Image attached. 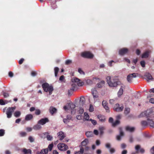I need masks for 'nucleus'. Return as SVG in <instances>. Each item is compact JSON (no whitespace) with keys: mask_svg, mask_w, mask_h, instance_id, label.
<instances>
[{"mask_svg":"<svg viewBox=\"0 0 154 154\" xmlns=\"http://www.w3.org/2000/svg\"><path fill=\"white\" fill-rule=\"evenodd\" d=\"M106 79L107 83L110 87H116L120 83L117 76H114L112 78L110 76H108L106 77Z\"/></svg>","mask_w":154,"mask_h":154,"instance_id":"obj_1","label":"nucleus"},{"mask_svg":"<svg viewBox=\"0 0 154 154\" xmlns=\"http://www.w3.org/2000/svg\"><path fill=\"white\" fill-rule=\"evenodd\" d=\"M57 147L61 151H65L68 149V146L64 143H59L58 144Z\"/></svg>","mask_w":154,"mask_h":154,"instance_id":"obj_7","label":"nucleus"},{"mask_svg":"<svg viewBox=\"0 0 154 154\" xmlns=\"http://www.w3.org/2000/svg\"><path fill=\"white\" fill-rule=\"evenodd\" d=\"M37 74V73L34 71H32L31 72V75L33 76H36Z\"/></svg>","mask_w":154,"mask_h":154,"instance_id":"obj_57","label":"nucleus"},{"mask_svg":"<svg viewBox=\"0 0 154 154\" xmlns=\"http://www.w3.org/2000/svg\"><path fill=\"white\" fill-rule=\"evenodd\" d=\"M86 82L88 84H92V81L90 79H88L86 81Z\"/></svg>","mask_w":154,"mask_h":154,"instance_id":"obj_55","label":"nucleus"},{"mask_svg":"<svg viewBox=\"0 0 154 154\" xmlns=\"http://www.w3.org/2000/svg\"><path fill=\"white\" fill-rule=\"evenodd\" d=\"M97 118L99 119V120L102 122H104L106 120L105 116L101 115H98Z\"/></svg>","mask_w":154,"mask_h":154,"instance_id":"obj_21","label":"nucleus"},{"mask_svg":"<svg viewBox=\"0 0 154 154\" xmlns=\"http://www.w3.org/2000/svg\"><path fill=\"white\" fill-rule=\"evenodd\" d=\"M57 109L55 107L53 106H51L49 109V111L50 113L53 115L54 113H55L57 111Z\"/></svg>","mask_w":154,"mask_h":154,"instance_id":"obj_19","label":"nucleus"},{"mask_svg":"<svg viewBox=\"0 0 154 154\" xmlns=\"http://www.w3.org/2000/svg\"><path fill=\"white\" fill-rule=\"evenodd\" d=\"M122 87L121 86V88H120V89L118 93L117 94H118V97L120 96L123 94V90L122 88Z\"/></svg>","mask_w":154,"mask_h":154,"instance_id":"obj_26","label":"nucleus"},{"mask_svg":"<svg viewBox=\"0 0 154 154\" xmlns=\"http://www.w3.org/2000/svg\"><path fill=\"white\" fill-rule=\"evenodd\" d=\"M125 129L126 131L133 132L134 131L135 128L134 127H131L129 126H127L125 127Z\"/></svg>","mask_w":154,"mask_h":154,"instance_id":"obj_16","label":"nucleus"},{"mask_svg":"<svg viewBox=\"0 0 154 154\" xmlns=\"http://www.w3.org/2000/svg\"><path fill=\"white\" fill-rule=\"evenodd\" d=\"M21 115V112L19 111H16L14 113V116L16 117H19Z\"/></svg>","mask_w":154,"mask_h":154,"instance_id":"obj_31","label":"nucleus"},{"mask_svg":"<svg viewBox=\"0 0 154 154\" xmlns=\"http://www.w3.org/2000/svg\"><path fill=\"white\" fill-rule=\"evenodd\" d=\"M72 61L70 60H68L66 61L65 62V64L66 65H69V64L72 63Z\"/></svg>","mask_w":154,"mask_h":154,"instance_id":"obj_52","label":"nucleus"},{"mask_svg":"<svg viewBox=\"0 0 154 154\" xmlns=\"http://www.w3.org/2000/svg\"><path fill=\"white\" fill-rule=\"evenodd\" d=\"M80 80L76 77H74L71 79L72 83H76L77 85L79 86H82L83 84V82H80Z\"/></svg>","mask_w":154,"mask_h":154,"instance_id":"obj_6","label":"nucleus"},{"mask_svg":"<svg viewBox=\"0 0 154 154\" xmlns=\"http://www.w3.org/2000/svg\"><path fill=\"white\" fill-rule=\"evenodd\" d=\"M58 136L60 138V140H62L65 137V136L64 133L62 131H60L57 133Z\"/></svg>","mask_w":154,"mask_h":154,"instance_id":"obj_18","label":"nucleus"},{"mask_svg":"<svg viewBox=\"0 0 154 154\" xmlns=\"http://www.w3.org/2000/svg\"><path fill=\"white\" fill-rule=\"evenodd\" d=\"M123 108L124 107L123 106L119 107V104L117 103L116 104L114 107V110L116 112H120L123 110Z\"/></svg>","mask_w":154,"mask_h":154,"instance_id":"obj_11","label":"nucleus"},{"mask_svg":"<svg viewBox=\"0 0 154 154\" xmlns=\"http://www.w3.org/2000/svg\"><path fill=\"white\" fill-rule=\"evenodd\" d=\"M140 64L142 67H145V62L144 61H140Z\"/></svg>","mask_w":154,"mask_h":154,"instance_id":"obj_49","label":"nucleus"},{"mask_svg":"<svg viewBox=\"0 0 154 154\" xmlns=\"http://www.w3.org/2000/svg\"><path fill=\"white\" fill-rule=\"evenodd\" d=\"M84 119L85 120H88L89 118V116L88 114L86 112L84 113Z\"/></svg>","mask_w":154,"mask_h":154,"instance_id":"obj_32","label":"nucleus"},{"mask_svg":"<svg viewBox=\"0 0 154 154\" xmlns=\"http://www.w3.org/2000/svg\"><path fill=\"white\" fill-rule=\"evenodd\" d=\"M85 134L87 137H91L93 135V133L91 131H88L86 132Z\"/></svg>","mask_w":154,"mask_h":154,"instance_id":"obj_30","label":"nucleus"},{"mask_svg":"<svg viewBox=\"0 0 154 154\" xmlns=\"http://www.w3.org/2000/svg\"><path fill=\"white\" fill-rule=\"evenodd\" d=\"M136 74H138L134 73L129 74L127 76V81L129 83H131L132 82L133 78H136L137 77Z\"/></svg>","mask_w":154,"mask_h":154,"instance_id":"obj_5","label":"nucleus"},{"mask_svg":"<svg viewBox=\"0 0 154 154\" xmlns=\"http://www.w3.org/2000/svg\"><path fill=\"white\" fill-rule=\"evenodd\" d=\"M130 109L129 108H126L124 111L125 113L126 114H128L130 112Z\"/></svg>","mask_w":154,"mask_h":154,"instance_id":"obj_39","label":"nucleus"},{"mask_svg":"<svg viewBox=\"0 0 154 154\" xmlns=\"http://www.w3.org/2000/svg\"><path fill=\"white\" fill-rule=\"evenodd\" d=\"M45 135H47V140H51L53 138L52 136L49 135L48 134L49 133L48 132H45L44 134Z\"/></svg>","mask_w":154,"mask_h":154,"instance_id":"obj_25","label":"nucleus"},{"mask_svg":"<svg viewBox=\"0 0 154 154\" xmlns=\"http://www.w3.org/2000/svg\"><path fill=\"white\" fill-rule=\"evenodd\" d=\"M104 129V128L103 127H101L99 128V130L100 134H102L103 133V130Z\"/></svg>","mask_w":154,"mask_h":154,"instance_id":"obj_40","label":"nucleus"},{"mask_svg":"<svg viewBox=\"0 0 154 154\" xmlns=\"http://www.w3.org/2000/svg\"><path fill=\"white\" fill-rule=\"evenodd\" d=\"M81 56L84 58L89 59L92 58L94 57L93 54L89 51L82 52L81 54Z\"/></svg>","mask_w":154,"mask_h":154,"instance_id":"obj_4","label":"nucleus"},{"mask_svg":"<svg viewBox=\"0 0 154 154\" xmlns=\"http://www.w3.org/2000/svg\"><path fill=\"white\" fill-rule=\"evenodd\" d=\"M148 121H149V123L151 127L154 128V122L152 120H149V119L148 118L147 119Z\"/></svg>","mask_w":154,"mask_h":154,"instance_id":"obj_27","label":"nucleus"},{"mask_svg":"<svg viewBox=\"0 0 154 154\" xmlns=\"http://www.w3.org/2000/svg\"><path fill=\"white\" fill-rule=\"evenodd\" d=\"M16 109V107H8L7 109L6 114L7 117L8 118H11L12 117V113H13Z\"/></svg>","mask_w":154,"mask_h":154,"instance_id":"obj_3","label":"nucleus"},{"mask_svg":"<svg viewBox=\"0 0 154 154\" xmlns=\"http://www.w3.org/2000/svg\"><path fill=\"white\" fill-rule=\"evenodd\" d=\"M3 95L5 98L8 97L9 96V94L5 92L3 93Z\"/></svg>","mask_w":154,"mask_h":154,"instance_id":"obj_46","label":"nucleus"},{"mask_svg":"<svg viewBox=\"0 0 154 154\" xmlns=\"http://www.w3.org/2000/svg\"><path fill=\"white\" fill-rule=\"evenodd\" d=\"M84 151V148L83 147H81L80 150L76 152L75 154H83Z\"/></svg>","mask_w":154,"mask_h":154,"instance_id":"obj_29","label":"nucleus"},{"mask_svg":"<svg viewBox=\"0 0 154 154\" xmlns=\"http://www.w3.org/2000/svg\"><path fill=\"white\" fill-rule=\"evenodd\" d=\"M88 142V140L87 139H85L81 143V145L83 146H86Z\"/></svg>","mask_w":154,"mask_h":154,"instance_id":"obj_28","label":"nucleus"},{"mask_svg":"<svg viewBox=\"0 0 154 154\" xmlns=\"http://www.w3.org/2000/svg\"><path fill=\"white\" fill-rule=\"evenodd\" d=\"M27 134L25 132H20V135L21 137H25Z\"/></svg>","mask_w":154,"mask_h":154,"instance_id":"obj_43","label":"nucleus"},{"mask_svg":"<svg viewBox=\"0 0 154 154\" xmlns=\"http://www.w3.org/2000/svg\"><path fill=\"white\" fill-rule=\"evenodd\" d=\"M150 152L151 154H154V146L151 149Z\"/></svg>","mask_w":154,"mask_h":154,"instance_id":"obj_56","label":"nucleus"},{"mask_svg":"<svg viewBox=\"0 0 154 154\" xmlns=\"http://www.w3.org/2000/svg\"><path fill=\"white\" fill-rule=\"evenodd\" d=\"M105 146L107 148L109 149L110 148V144L109 143H107L106 144Z\"/></svg>","mask_w":154,"mask_h":154,"instance_id":"obj_60","label":"nucleus"},{"mask_svg":"<svg viewBox=\"0 0 154 154\" xmlns=\"http://www.w3.org/2000/svg\"><path fill=\"white\" fill-rule=\"evenodd\" d=\"M89 111L90 112H93L94 111V108L93 106L91 104L90 105V107L89 109Z\"/></svg>","mask_w":154,"mask_h":154,"instance_id":"obj_48","label":"nucleus"},{"mask_svg":"<svg viewBox=\"0 0 154 154\" xmlns=\"http://www.w3.org/2000/svg\"><path fill=\"white\" fill-rule=\"evenodd\" d=\"M80 109L79 111V113L80 114H82L83 113L84 110L82 108H80Z\"/></svg>","mask_w":154,"mask_h":154,"instance_id":"obj_50","label":"nucleus"},{"mask_svg":"<svg viewBox=\"0 0 154 154\" xmlns=\"http://www.w3.org/2000/svg\"><path fill=\"white\" fill-rule=\"evenodd\" d=\"M36 154H43V151L42 149L40 151H38L36 152Z\"/></svg>","mask_w":154,"mask_h":154,"instance_id":"obj_64","label":"nucleus"},{"mask_svg":"<svg viewBox=\"0 0 154 154\" xmlns=\"http://www.w3.org/2000/svg\"><path fill=\"white\" fill-rule=\"evenodd\" d=\"M9 76L10 77H12L13 76V73L11 72H9Z\"/></svg>","mask_w":154,"mask_h":154,"instance_id":"obj_63","label":"nucleus"},{"mask_svg":"<svg viewBox=\"0 0 154 154\" xmlns=\"http://www.w3.org/2000/svg\"><path fill=\"white\" fill-rule=\"evenodd\" d=\"M152 113L151 111L147 110L142 112L140 115V117L146 116L147 117L149 116V115Z\"/></svg>","mask_w":154,"mask_h":154,"instance_id":"obj_9","label":"nucleus"},{"mask_svg":"<svg viewBox=\"0 0 154 154\" xmlns=\"http://www.w3.org/2000/svg\"><path fill=\"white\" fill-rule=\"evenodd\" d=\"M41 111L39 109H37L35 110V114L36 115H38L40 114Z\"/></svg>","mask_w":154,"mask_h":154,"instance_id":"obj_45","label":"nucleus"},{"mask_svg":"<svg viewBox=\"0 0 154 154\" xmlns=\"http://www.w3.org/2000/svg\"><path fill=\"white\" fill-rule=\"evenodd\" d=\"M93 97L94 99V102H96L98 99V95H96L95 96H93Z\"/></svg>","mask_w":154,"mask_h":154,"instance_id":"obj_47","label":"nucleus"},{"mask_svg":"<svg viewBox=\"0 0 154 154\" xmlns=\"http://www.w3.org/2000/svg\"><path fill=\"white\" fill-rule=\"evenodd\" d=\"M92 94L93 96L98 95V93L95 88H94L92 90Z\"/></svg>","mask_w":154,"mask_h":154,"instance_id":"obj_35","label":"nucleus"},{"mask_svg":"<svg viewBox=\"0 0 154 154\" xmlns=\"http://www.w3.org/2000/svg\"><path fill=\"white\" fill-rule=\"evenodd\" d=\"M5 134V131L3 129L0 130V137L3 136Z\"/></svg>","mask_w":154,"mask_h":154,"instance_id":"obj_41","label":"nucleus"},{"mask_svg":"<svg viewBox=\"0 0 154 154\" xmlns=\"http://www.w3.org/2000/svg\"><path fill=\"white\" fill-rule=\"evenodd\" d=\"M5 103L2 99H0V104L1 105H4L5 104Z\"/></svg>","mask_w":154,"mask_h":154,"instance_id":"obj_58","label":"nucleus"},{"mask_svg":"<svg viewBox=\"0 0 154 154\" xmlns=\"http://www.w3.org/2000/svg\"><path fill=\"white\" fill-rule=\"evenodd\" d=\"M59 68L58 67H55L54 68L55 76L57 77V74L59 71Z\"/></svg>","mask_w":154,"mask_h":154,"instance_id":"obj_34","label":"nucleus"},{"mask_svg":"<svg viewBox=\"0 0 154 154\" xmlns=\"http://www.w3.org/2000/svg\"><path fill=\"white\" fill-rule=\"evenodd\" d=\"M33 118L32 114H29L26 115L25 117V120L26 121H29L32 119Z\"/></svg>","mask_w":154,"mask_h":154,"instance_id":"obj_22","label":"nucleus"},{"mask_svg":"<svg viewBox=\"0 0 154 154\" xmlns=\"http://www.w3.org/2000/svg\"><path fill=\"white\" fill-rule=\"evenodd\" d=\"M85 97L83 96L81 97L79 102L80 105L83 106L85 104Z\"/></svg>","mask_w":154,"mask_h":154,"instance_id":"obj_20","label":"nucleus"},{"mask_svg":"<svg viewBox=\"0 0 154 154\" xmlns=\"http://www.w3.org/2000/svg\"><path fill=\"white\" fill-rule=\"evenodd\" d=\"M74 90H71V88H70V90H68V94L69 95H71L73 93V91Z\"/></svg>","mask_w":154,"mask_h":154,"instance_id":"obj_51","label":"nucleus"},{"mask_svg":"<svg viewBox=\"0 0 154 154\" xmlns=\"http://www.w3.org/2000/svg\"><path fill=\"white\" fill-rule=\"evenodd\" d=\"M77 87V85L75 83H72L71 84V90H74L75 88Z\"/></svg>","mask_w":154,"mask_h":154,"instance_id":"obj_36","label":"nucleus"},{"mask_svg":"<svg viewBox=\"0 0 154 154\" xmlns=\"http://www.w3.org/2000/svg\"><path fill=\"white\" fill-rule=\"evenodd\" d=\"M42 128V126L40 125H39L38 124L35 125L33 127V128L35 130H38L41 129Z\"/></svg>","mask_w":154,"mask_h":154,"instance_id":"obj_24","label":"nucleus"},{"mask_svg":"<svg viewBox=\"0 0 154 154\" xmlns=\"http://www.w3.org/2000/svg\"><path fill=\"white\" fill-rule=\"evenodd\" d=\"M119 134L117 135L116 136V140L118 141H120L121 140V137L124 136V132L122 130V128L121 127L119 128Z\"/></svg>","mask_w":154,"mask_h":154,"instance_id":"obj_10","label":"nucleus"},{"mask_svg":"<svg viewBox=\"0 0 154 154\" xmlns=\"http://www.w3.org/2000/svg\"><path fill=\"white\" fill-rule=\"evenodd\" d=\"M78 72L81 74H85L84 72L81 69H78Z\"/></svg>","mask_w":154,"mask_h":154,"instance_id":"obj_61","label":"nucleus"},{"mask_svg":"<svg viewBox=\"0 0 154 154\" xmlns=\"http://www.w3.org/2000/svg\"><path fill=\"white\" fill-rule=\"evenodd\" d=\"M49 122V120L47 118H44L38 121V123L42 125H43Z\"/></svg>","mask_w":154,"mask_h":154,"instance_id":"obj_12","label":"nucleus"},{"mask_svg":"<svg viewBox=\"0 0 154 154\" xmlns=\"http://www.w3.org/2000/svg\"><path fill=\"white\" fill-rule=\"evenodd\" d=\"M24 61V59L23 58H21L19 61V63L20 64H21L23 63Z\"/></svg>","mask_w":154,"mask_h":154,"instance_id":"obj_59","label":"nucleus"},{"mask_svg":"<svg viewBox=\"0 0 154 154\" xmlns=\"http://www.w3.org/2000/svg\"><path fill=\"white\" fill-rule=\"evenodd\" d=\"M42 150L43 154H48V148L42 149Z\"/></svg>","mask_w":154,"mask_h":154,"instance_id":"obj_44","label":"nucleus"},{"mask_svg":"<svg viewBox=\"0 0 154 154\" xmlns=\"http://www.w3.org/2000/svg\"><path fill=\"white\" fill-rule=\"evenodd\" d=\"M141 124L142 126L144 127L147 126L148 124V123L146 121H142L141 122Z\"/></svg>","mask_w":154,"mask_h":154,"instance_id":"obj_38","label":"nucleus"},{"mask_svg":"<svg viewBox=\"0 0 154 154\" xmlns=\"http://www.w3.org/2000/svg\"><path fill=\"white\" fill-rule=\"evenodd\" d=\"M149 51H147L144 53H143L142 55V58H147L148 57L149 54Z\"/></svg>","mask_w":154,"mask_h":154,"instance_id":"obj_23","label":"nucleus"},{"mask_svg":"<svg viewBox=\"0 0 154 154\" xmlns=\"http://www.w3.org/2000/svg\"><path fill=\"white\" fill-rule=\"evenodd\" d=\"M128 49L126 48H124L120 49L119 51V54L121 55H124L126 54L128 51Z\"/></svg>","mask_w":154,"mask_h":154,"instance_id":"obj_14","label":"nucleus"},{"mask_svg":"<svg viewBox=\"0 0 154 154\" xmlns=\"http://www.w3.org/2000/svg\"><path fill=\"white\" fill-rule=\"evenodd\" d=\"M63 122L67 124L69 122V121L67 119H63Z\"/></svg>","mask_w":154,"mask_h":154,"instance_id":"obj_62","label":"nucleus"},{"mask_svg":"<svg viewBox=\"0 0 154 154\" xmlns=\"http://www.w3.org/2000/svg\"><path fill=\"white\" fill-rule=\"evenodd\" d=\"M53 147V144L52 143L50 144L48 146V149H49V150L50 151H51Z\"/></svg>","mask_w":154,"mask_h":154,"instance_id":"obj_42","label":"nucleus"},{"mask_svg":"<svg viewBox=\"0 0 154 154\" xmlns=\"http://www.w3.org/2000/svg\"><path fill=\"white\" fill-rule=\"evenodd\" d=\"M42 87L44 91L46 92H49V95H51L54 90L53 87L52 85H50L48 83L45 82L42 85Z\"/></svg>","mask_w":154,"mask_h":154,"instance_id":"obj_2","label":"nucleus"},{"mask_svg":"<svg viewBox=\"0 0 154 154\" xmlns=\"http://www.w3.org/2000/svg\"><path fill=\"white\" fill-rule=\"evenodd\" d=\"M109 103L110 104L113 105L115 103V101L113 99H110L109 100Z\"/></svg>","mask_w":154,"mask_h":154,"instance_id":"obj_54","label":"nucleus"},{"mask_svg":"<svg viewBox=\"0 0 154 154\" xmlns=\"http://www.w3.org/2000/svg\"><path fill=\"white\" fill-rule=\"evenodd\" d=\"M144 76L146 78L145 79L148 82L149 80H154V79L152 78L151 75L149 73H146L145 75Z\"/></svg>","mask_w":154,"mask_h":154,"instance_id":"obj_13","label":"nucleus"},{"mask_svg":"<svg viewBox=\"0 0 154 154\" xmlns=\"http://www.w3.org/2000/svg\"><path fill=\"white\" fill-rule=\"evenodd\" d=\"M120 123V122L119 120H116L112 124V125L113 127H115L116 125L119 124Z\"/></svg>","mask_w":154,"mask_h":154,"instance_id":"obj_37","label":"nucleus"},{"mask_svg":"<svg viewBox=\"0 0 154 154\" xmlns=\"http://www.w3.org/2000/svg\"><path fill=\"white\" fill-rule=\"evenodd\" d=\"M68 110L71 111V113H75V105L72 103H71L68 104Z\"/></svg>","mask_w":154,"mask_h":154,"instance_id":"obj_8","label":"nucleus"},{"mask_svg":"<svg viewBox=\"0 0 154 154\" xmlns=\"http://www.w3.org/2000/svg\"><path fill=\"white\" fill-rule=\"evenodd\" d=\"M135 149L136 150L137 153L139 152V150L142 153H143L145 152L144 149L143 148L140 149V146L139 145H137L135 147Z\"/></svg>","mask_w":154,"mask_h":154,"instance_id":"obj_15","label":"nucleus"},{"mask_svg":"<svg viewBox=\"0 0 154 154\" xmlns=\"http://www.w3.org/2000/svg\"><path fill=\"white\" fill-rule=\"evenodd\" d=\"M105 83V82L104 81H102L100 83L97 84V87L98 88H100L104 85Z\"/></svg>","mask_w":154,"mask_h":154,"instance_id":"obj_33","label":"nucleus"},{"mask_svg":"<svg viewBox=\"0 0 154 154\" xmlns=\"http://www.w3.org/2000/svg\"><path fill=\"white\" fill-rule=\"evenodd\" d=\"M102 104L103 107L106 110V111L107 112H109V107L107 105V103L106 101L105 100H103L102 102Z\"/></svg>","mask_w":154,"mask_h":154,"instance_id":"obj_17","label":"nucleus"},{"mask_svg":"<svg viewBox=\"0 0 154 154\" xmlns=\"http://www.w3.org/2000/svg\"><path fill=\"white\" fill-rule=\"evenodd\" d=\"M29 140L31 142H32L34 141V139L31 136H29Z\"/></svg>","mask_w":154,"mask_h":154,"instance_id":"obj_53","label":"nucleus"}]
</instances>
